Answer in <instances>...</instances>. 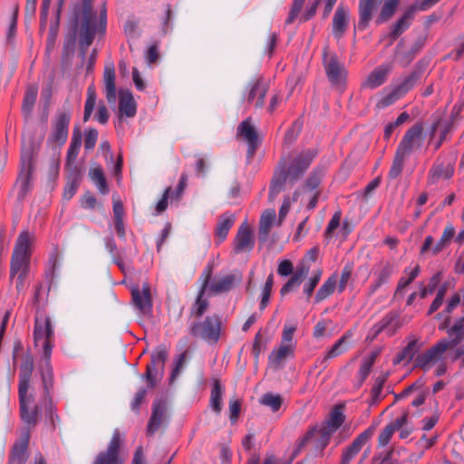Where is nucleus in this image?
<instances>
[{
	"label": "nucleus",
	"mask_w": 464,
	"mask_h": 464,
	"mask_svg": "<svg viewBox=\"0 0 464 464\" xmlns=\"http://www.w3.org/2000/svg\"><path fill=\"white\" fill-rule=\"evenodd\" d=\"M305 0H294L292 3L291 9L289 11L288 16L285 19V24L289 25L295 22V20L298 17L300 14Z\"/></svg>",
	"instance_id": "nucleus-60"
},
{
	"label": "nucleus",
	"mask_w": 464,
	"mask_h": 464,
	"mask_svg": "<svg viewBox=\"0 0 464 464\" xmlns=\"http://www.w3.org/2000/svg\"><path fill=\"white\" fill-rule=\"evenodd\" d=\"M425 383L426 382L423 379V377H420L413 383L405 388L401 392L394 393V401H397L399 400H402L408 397L412 392L421 390L425 386Z\"/></svg>",
	"instance_id": "nucleus-56"
},
{
	"label": "nucleus",
	"mask_w": 464,
	"mask_h": 464,
	"mask_svg": "<svg viewBox=\"0 0 464 464\" xmlns=\"http://www.w3.org/2000/svg\"><path fill=\"white\" fill-rule=\"evenodd\" d=\"M33 239L29 231H22L15 242L10 263V281L18 274L15 288L18 293L24 289L25 279L30 271Z\"/></svg>",
	"instance_id": "nucleus-4"
},
{
	"label": "nucleus",
	"mask_w": 464,
	"mask_h": 464,
	"mask_svg": "<svg viewBox=\"0 0 464 464\" xmlns=\"http://www.w3.org/2000/svg\"><path fill=\"white\" fill-rule=\"evenodd\" d=\"M132 304L143 315H149L152 313L153 299L151 295L150 285L148 282L143 283L142 288L134 285L130 288Z\"/></svg>",
	"instance_id": "nucleus-14"
},
{
	"label": "nucleus",
	"mask_w": 464,
	"mask_h": 464,
	"mask_svg": "<svg viewBox=\"0 0 464 464\" xmlns=\"http://www.w3.org/2000/svg\"><path fill=\"white\" fill-rule=\"evenodd\" d=\"M167 399L160 397L154 400L150 418L148 421L146 433L152 436L167 420Z\"/></svg>",
	"instance_id": "nucleus-17"
},
{
	"label": "nucleus",
	"mask_w": 464,
	"mask_h": 464,
	"mask_svg": "<svg viewBox=\"0 0 464 464\" xmlns=\"http://www.w3.org/2000/svg\"><path fill=\"white\" fill-rule=\"evenodd\" d=\"M323 66L326 77L333 87H343L345 84L347 70L340 63L336 53H331L329 45L324 46L323 50Z\"/></svg>",
	"instance_id": "nucleus-8"
},
{
	"label": "nucleus",
	"mask_w": 464,
	"mask_h": 464,
	"mask_svg": "<svg viewBox=\"0 0 464 464\" xmlns=\"http://www.w3.org/2000/svg\"><path fill=\"white\" fill-rule=\"evenodd\" d=\"M349 24V14L347 9L340 5L337 6L333 18V34L336 39H341Z\"/></svg>",
	"instance_id": "nucleus-28"
},
{
	"label": "nucleus",
	"mask_w": 464,
	"mask_h": 464,
	"mask_svg": "<svg viewBox=\"0 0 464 464\" xmlns=\"http://www.w3.org/2000/svg\"><path fill=\"white\" fill-rule=\"evenodd\" d=\"M455 237V228L452 224L449 223L440 237V239L438 241V243L432 247L431 253L433 256L438 255L440 253L445 247H447L451 240Z\"/></svg>",
	"instance_id": "nucleus-47"
},
{
	"label": "nucleus",
	"mask_w": 464,
	"mask_h": 464,
	"mask_svg": "<svg viewBox=\"0 0 464 464\" xmlns=\"http://www.w3.org/2000/svg\"><path fill=\"white\" fill-rule=\"evenodd\" d=\"M388 73L389 69L377 67L368 75L362 86L364 88L375 89L386 82Z\"/></svg>",
	"instance_id": "nucleus-41"
},
{
	"label": "nucleus",
	"mask_w": 464,
	"mask_h": 464,
	"mask_svg": "<svg viewBox=\"0 0 464 464\" xmlns=\"http://www.w3.org/2000/svg\"><path fill=\"white\" fill-rule=\"evenodd\" d=\"M31 434L29 430H23L21 438L15 441L10 450L7 464H25L29 454L28 446Z\"/></svg>",
	"instance_id": "nucleus-20"
},
{
	"label": "nucleus",
	"mask_w": 464,
	"mask_h": 464,
	"mask_svg": "<svg viewBox=\"0 0 464 464\" xmlns=\"http://www.w3.org/2000/svg\"><path fill=\"white\" fill-rule=\"evenodd\" d=\"M409 411H405L402 415L386 425L378 436V445L385 447L395 431L401 430L408 421Z\"/></svg>",
	"instance_id": "nucleus-25"
},
{
	"label": "nucleus",
	"mask_w": 464,
	"mask_h": 464,
	"mask_svg": "<svg viewBox=\"0 0 464 464\" xmlns=\"http://www.w3.org/2000/svg\"><path fill=\"white\" fill-rule=\"evenodd\" d=\"M398 318L399 314L395 311H391L380 322H378L377 324L381 329H382V331L388 329V335L392 336L401 326V324L398 322Z\"/></svg>",
	"instance_id": "nucleus-43"
},
{
	"label": "nucleus",
	"mask_w": 464,
	"mask_h": 464,
	"mask_svg": "<svg viewBox=\"0 0 464 464\" xmlns=\"http://www.w3.org/2000/svg\"><path fill=\"white\" fill-rule=\"evenodd\" d=\"M421 346L422 343H419V340L416 338H413L408 343V344L402 349L404 354L407 357V362H410L414 359Z\"/></svg>",
	"instance_id": "nucleus-59"
},
{
	"label": "nucleus",
	"mask_w": 464,
	"mask_h": 464,
	"mask_svg": "<svg viewBox=\"0 0 464 464\" xmlns=\"http://www.w3.org/2000/svg\"><path fill=\"white\" fill-rule=\"evenodd\" d=\"M447 345L440 340L430 349L418 354L414 359V367L426 372L430 365L440 360V356L447 351Z\"/></svg>",
	"instance_id": "nucleus-19"
},
{
	"label": "nucleus",
	"mask_w": 464,
	"mask_h": 464,
	"mask_svg": "<svg viewBox=\"0 0 464 464\" xmlns=\"http://www.w3.org/2000/svg\"><path fill=\"white\" fill-rule=\"evenodd\" d=\"M382 1L383 0H359V19L356 25L359 31H364L369 27L371 21L374 17V14L377 12Z\"/></svg>",
	"instance_id": "nucleus-21"
},
{
	"label": "nucleus",
	"mask_w": 464,
	"mask_h": 464,
	"mask_svg": "<svg viewBox=\"0 0 464 464\" xmlns=\"http://www.w3.org/2000/svg\"><path fill=\"white\" fill-rule=\"evenodd\" d=\"M221 318L215 314L207 316L202 322H194L189 328V334L194 337H200L203 340L217 343L220 338Z\"/></svg>",
	"instance_id": "nucleus-9"
},
{
	"label": "nucleus",
	"mask_w": 464,
	"mask_h": 464,
	"mask_svg": "<svg viewBox=\"0 0 464 464\" xmlns=\"http://www.w3.org/2000/svg\"><path fill=\"white\" fill-rule=\"evenodd\" d=\"M405 158L406 156L395 151L392 164L388 173V178L390 179H395L401 174L404 167Z\"/></svg>",
	"instance_id": "nucleus-54"
},
{
	"label": "nucleus",
	"mask_w": 464,
	"mask_h": 464,
	"mask_svg": "<svg viewBox=\"0 0 464 464\" xmlns=\"http://www.w3.org/2000/svg\"><path fill=\"white\" fill-rule=\"evenodd\" d=\"M237 135L244 138L247 143L246 157L248 160L253 159L257 149L261 145V139L255 126L251 122V118L244 120L237 127Z\"/></svg>",
	"instance_id": "nucleus-15"
},
{
	"label": "nucleus",
	"mask_w": 464,
	"mask_h": 464,
	"mask_svg": "<svg viewBox=\"0 0 464 464\" xmlns=\"http://www.w3.org/2000/svg\"><path fill=\"white\" fill-rule=\"evenodd\" d=\"M119 113L120 116L132 118L137 113V102L129 90L119 91Z\"/></svg>",
	"instance_id": "nucleus-29"
},
{
	"label": "nucleus",
	"mask_w": 464,
	"mask_h": 464,
	"mask_svg": "<svg viewBox=\"0 0 464 464\" xmlns=\"http://www.w3.org/2000/svg\"><path fill=\"white\" fill-rule=\"evenodd\" d=\"M315 432H317L316 427H312L304 433L303 437L297 440L295 449L292 453V459H294L300 454V452L306 446L308 441H310V440L314 437Z\"/></svg>",
	"instance_id": "nucleus-57"
},
{
	"label": "nucleus",
	"mask_w": 464,
	"mask_h": 464,
	"mask_svg": "<svg viewBox=\"0 0 464 464\" xmlns=\"http://www.w3.org/2000/svg\"><path fill=\"white\" fill-rule=\"evenodd\" d=\"M89 177L96 184L102 194L105 195L109 193V185L107 183L104 171L101 166L91 169L89 171Z\"/></svg>",
	"instance_id": "nucleus-46"
},
{
	"label": "nucleus",
	"mask_w": 464,
	"mask_h": 464,
	"mask_svg": "<svg viewBox=\"0 0 464 464\" xmlns=\"http://www.w3.org/2000/svg\"><path fill=\"white\" fill-rule=\"evenodd\" d=\"M394 455V448L377 452L372 458L370 464H399L400 461Z\"/></svg>",
	"instance_id": "nucleus-50"
},
{
	"label": "nucleus",
	"mask_w": 464,
	"mask_h": 464,
	"mask_svg": "<svg viewBox=\"0 0 464 464\" xmlns=\"http://www.w3.org/2000/svg\"><path fill=\"white\" fill-rule=\"evenodd\" d=\"M82 133L80 126L76 125L73 128L72 140H71L69 149L67 150L66 161H65L66 166H71L72 164L75 163V160L79 154L80 148L82 146Z\"/></svg>",
	"instance_id": "nucleus-38"
},
{
	"label": "nucleus",
	"mask_w": 464,
	"mask_h": 464,
	"mask_svg": "<svg viewBox=\"0 0 464 464\" xmlns=\"http://www.w3.org/2000/svg\"><path fill=\"white\" fill-rule=\"evenodd\" d=\"M169 358V351L165 344H160L150 354V362L146 366V371L141 378L146 381L147 387L140 388L134 395L131 401V411L139 413L140 406L148 393V389L157 387L159 380L157 374H160V380L163 377L165 363Z\"/></svg>",
	"instance_id": "nucleus-5"
},
{
	"label": "nucleus",
	"mask_w": 464,
	"mask_h": 464,
	"mask_svg": "<svg viewBox=\"0 0 464 464\" xmlns=\"http://www.w3.org/2000/svg\"><path fill=\"white\" fill-rule=\"evenodd\" d=\"M77 18L78 21V44L91 46L98 34L96 27V11L93 5H90V0H82L73 5L72 16L71 19Z\"/></svg>",
	"instance_id": "nucleus-6"
},
{
	"label": "nucleus",
	"mask_w": 464,
	"mask_h": 464,
	"mask_svg": "<svg viewBox=\"0 0 464 464\" xmlns=\"http://www.w3.org/2000/svg\"><path fill=\"white\" fill-rule=\"evenodd\" d=\"M103 78L107 101L109 103H114L116 102V86L113 63L105 66Z\"/></svg>",
	"instance_id": "nucleus-39"
},
{
	"label": "nucleus",
	"mask_w": 464,
	"mask_h": 464,
	"mask_svg": "<svg viewBox=\"0 0 464 464\" xmlns=\"http://www.w3.org/2000/svg\"><path fill=\"white\" fill-rule=\"evenodd\" d=\"M318 154L319 150L315 148L302 150L292 160L288 166L286 165L288 174L291 175V185L295 184L303 178Z\"/></svg>",
	"instance_id": "nucleus-11"
},
{
	"label": "nucleus",
	"mask_w": 464,
	"mask_h": 464,
	"mask_svg": "<svg viewBox=\"0 0 464 464\" xmlns=\"http://www.w3.org/2000/svg\"><path fill=\"white\" fill-rule=\"evenodd\" d=\"M342 212L341 210H337L333 215L332 218L330 219L325 231H324V237H331L334 232L339 227L340 221H341Z\"/></svg>",
	"instance_id": "nucleus-63"
},
{
	"label": "nucleus",
	"mask_w": 464,
	"mask_h": 464,
	"mask_svg": "<svg viewBox=\"0 0 464 464\" xmlns=\"http://www.w3.org/2000/svg\"><path fill=\"white\" fill-rule=\"evenodd\" d=\"M428 35L427 34L420 35L416 38L414 43L411 44L410 50L399 53L398 63L402 67L406 68L415 59L426 44Z\"/></svg>",
	"instance_id": "nucleus-26"
},
{
	"label": "nucleus",
	"mask_w": 464,
	"mask_h": 464,
	"mask_svg": "<svg viewBox=\"0 0 464 464\" xmlns=\"http://www.w3.org/2000/svg\"><path fill=\"white\" fill-rule=\"evenodd\" d=\"M454 170V163L444 164L436 161L429 171L428 183L434 185L440 179H450L453 176Z\"/></svg>",
	"instance_id": "nucleus-30"
},
{
	"label": "nucleus",
	"mask_w": 464,
	"mask_h": 464,
	"mask_svg": "<svg viewBox=\"0 0 464 464\" xmlns=\"http://www.w3.org/2000/svg\"><path fill=\"white\" fill-rule=\"evenodd\" d=\"M292 457L289 460L281 461L275 454H266L262 462L258 453H252L245 464H291Z\"/></svg>",
	"instance_id": "nucleus-52"
},
{
	"label": "nucleus",
	"mask_w": 464,
	"mask_h": 464,
	"mask_svg": "<svg viewBox=\"0 0 464 464\" xmlns=\"http://www.w3.org/2000/svg\"><path fill=\"white\" fill-rule=\"evenodd\" d=\"M34 371V357L30 353H27L24 361L20 365L19 371V384H18V396L20 406V418L24 423L27 425L24 430L34 429L41 417L42 406L36 404L29 411L28 403L31 401L32 396L27 397V392L30 387L32 373Z\"/></svg>",
	"instance_id": "nucleus-3"
},
{
	"label": "nucleus",
	"mask_w": 464,
	"mask_h": 464,
	"mask_svg": "<svg viewBox=\"0 0 464 464\" xmlns=\"http://www.w3.org/2000/svg\"><path fill=\"white\" fill-rule=\"evenodd\" d=\"M420 11L418 7L412 4L406 11L393 23L391 30L387 34L390 39L389 45L392 44L405 31H407L415 18V14Z\"/></svg>",
	"instance_id": "nucleus-18"
},
{
	"label": "nucleus",
	"mask_w": 464,
	"mask_h": 464,
	"mask_svg": "<svg viewBox=\"0 0 464 464\" xmlns=\"http://www.w3.org/2000/svg\"><path fill=\"white\" fill-rule=\"evenodd\" d=\"M423 132V124L420 121L416 122L410 129L407 130L404 136L402 137L400 144L396 149V152L409 156L414 146V141L420 138Z\"/></svg>",
	"instance_id": "nucleus-23"
},
{
	"label": "nucleus",
	"mask_w": 464,
	"mask_h": 464,
	"mask_svg": "<svg viewBox=\"0 0 464 464\" xmlns=\"http://www.w3.org/2000/svg\"><path fill=\"white\" fill-rule=\"evenodd\" d=\"M235 222V217L232 214H228L227 212L222 214L217 222L215 228V237L217 238V244H220L223 242L233 227Z\"/></svg>",
	"instance_id": "nucleus-36"
},
{
	"label": "nucleus",
	"mask_w": 464,
	"mask_h": 464,
	"mask_svg": "<svg viewBox=\"0 0 464 464\" xmlns=\"http://www.w3.org/2000/svg\"><path fill=\"white\" fill-rule=\"evenodd\" d=\"M41 340H44L43 362L39 365V372L43 386L42 401L44 403L45 419L49 420L52 430H54L56 428L55 421L60 420V417L56 412V406L54 405L52 397V392L54 384V376L51 364V355L54 342V332L52 327L51 318L37 311L35 314L34 326V344L37 345Z\"/></svg>",
	"instance_id": "nucleus-1"
},
{
	"label": "nucleus",
	"mask_w": 464,
	"mask_h": 464,
	"mask_svg": "<svg viewBox=\"0 0 464 464\" xmlns=\"http://www.w3.org/2000/svg\"><path fill=\"white\" fill-rule=\"evenodd\" d=\"M45 132V128H43L38 134L30 137L28 148L23 149L21 151L19 173L14 184V187L17 186L19 188L17 193V200L19 202H23L33 190L34 159L39 153Z\"/></svg>",
	"instance_id": "nucleus-2"
},
{
	"label": "nucleus",
	"mask_w": 464,
	"mask_h": 464,
	"mask_svg": "<svg viewBox=\"0 0 464 464\" xmlns=\"http://www.w3.org/2000/svg\"><path fill=\"white\" fill-rule=\"evenodd\" d=\"M208 290L199 289L197 295L195 303L190 311V315H194L197 318H200L208 310L209 303L204 298V295Z\"/></svg>",
	"instance_id": "nucleus-49"
},
{
	"label": "nucleus",
	"mask_w": 464,
	"mask_h": 464,
	"mask_svg": "<svg viewBox=\"0 0 464 464\" xmlns=\"http://www.w3.org/2000/svg\"><path fill=\"white\" fill-rule=\"evenodd\" d=\"M241 281L242 274L240 273L238 274V276L232 274L227 275L223 278L213 282L210 285L208 291L214 295L227 293L234 288L236 283L239 284L241 283Z\"/></svg>",
	"instance_id": "nucleus-31"
},
{
	"label": "nucleus",
	"mask_w": 464,
	"mask_h": 464,
	"mask_svg": "<svg viewBox=\"0 0 464 464\" xmlns=\"http://www.w3.org/2000/svg\"><path fill=\"white\" fill-rule=\"evenodd\" d=\"M253 231L246 223H243L234 238L233 251L235 254L250 252L255 247Z\"/></svg>",
	"instance_id": "nucleus-22"
},
{
	"label": "nucleus",
	"mask_w": 464,
	"mask_h": 464,
	"mask_svg": "<svg viewBox=\"0 0 464 464\" xmlns=\"http://www.w3.org/2000/svg\"><path fill=\"white\" fill-rule=\"evenodd\" d=\"M287 180L291 184V175L288 174V170L286 169V160L285 158H282L274 171V175L270 182L268 193L269 201H274L278 194L285 189Z\"/></svg>",
	"instance_id": "nucleus-16"
},
{
	"label": "nucleus",
	"mask_w": 464,
	"mask_h": 464,
	"mask_svg": "<svg viewBox=\"0 0 464 464\" xmlns=\"http://www.w3.org/2000/svg\"><path fill=\"white\" fill-rule=\"evenodd\" d=\"M19 13V5L16 3L14 6L13 14L10 19L9 27L6 34L7 44H13L16 34L17 19Z\"/></svg>",
	"instance_id": "nucleus-58"
},
{
	"label": "nucleus",
	"mask_w": 464,
	"mask_h": 464,
	"mask_svg": "<svg viewBox=\"0 0 464 464\" xmlns=\"http://www.w3.org/2000/svg\"><path fill=\"white\" fill-rule=\"evenodd\" d=\"M122 440L120 431L116 430L105 450L100 451L92 464H123L121 457Z\"/></svg>",
	"instance_id": "nucleus-12"
},
{
	"label": "nucleus",
	"mask_w": 464,
	"mask_h": 464,
	"mask_svg": "<svg viewBox=\"0 0 464 464\" xmlns=\"http://www.w3.org/2000/svg\"><path fill=\"white\" fill-rule=\"evenodd\" d=\"M295 346L292 343H281L277 350H273L268 356V362L275 369L283 367V361L287 357H294Z\"/></svg>",
	"instance_id": "nucleus-32"
},
{
	"label": "nucleus",
	"mask_w": 464,
	"mask_h": 464,
	"mask_svg": "<svg viewBox=\"0 0 464 464\" xmlns=\"http://www.w3.org/2000/svg\"><path fill=\"white\" fill-rule=\"evenodd\" d=\"M401 0H383L380 12L374 18V24L381 25L392 19L398 11Z\"/></svg>",
	"instance_id": "nucleus-33"
},
{
	"label": "nucleus",
	"mask_w": 464,
	"mask_h": 464,
	"mask_svg": "<svg viewBox=\"0 0 464 464\" xmlns=\"http://www.w3.org/2000/svg\"><path fill=\"white\" fill-rule=\"evenodd\" d=\"M273 285H274V275H273V273H271L267 276L265 285L262 290V296H261V300L259 303L260 310H264L268 305L272 289H273Z\"/></svg>",
	"instance_id": "nucleus-55"
},
{
	"label": "nucleus",
	"mask_w": 464,
	"mask_h": 464,
	"mask_svg": "<svg viewBox=\"0 0 464 464\" xmlns=\"http://www.w3.org/2000/svg\"><path fill=\"white\" fill-rule=\"evenodd\" d=\"M394 272V264L387 261L377 275L376 281L369 287V295H373L382 285L387 284Z\"/></svg>",
	"instance_id": "nucleus-42"
},
{
	"label": "nucleus",
	"mask_w": 464,
	"mask_h": 464,
	"mask_svg": "<svg viewBox=\"0 0 464 464\" xmlns=\"http://www.w3.org/2000/svg\"><path fill=\"white\" fill-rule=\"evenodd\" d=\"M353 269V263H347L343 266V268L342 270L339 285H338V292L339 293L343 292L344 289L346 288L347 283L352 276Z\"/></svg>",
	"instance_id": "nucleus-61"
},
{
	"label": "nucleus",
	"mask_w": 464,
	"mask_h": 464,
	"mask_svg": "<svg viewBox=\"0 0 464 464\" xmlns=\"http://www.w3.org/2000/svg\"><path fill=\"white\" fill-rule=\"evenodd\" d=\"M389 375H390V372H387L383 375L378 376L375 379V382H374L372 388L371 389V401H370L371 405L376 404L380 401V399H381L380 397H381L382 388H383Z\"/></svg>",
	"instance_id": "nucleus-53"
},
{
	"label": "nucleus",
	"mask_w": 464,
	"mask_h": 464,
	"mask_svg": "<svg viewBox=\"0 0 464 464\" xmlns=\"http://www.w3.org/2000/svg\"><path fill=\"white\" fill-rule=\"evenodd\" d=\"M77 32H78V21L75 17L74 19H71V26L69 32L65 34L61 60L63 63L67 62L70 58L74 54L76 41H77Z\"/></svg>",
	"instance_id": "nucleus-24"
},
{
	"label": "nucleus",
	"mask_w": 464,
	"mask_h": 464,
	"mask_svg": "<svg viewBox=\"0 0 464 464\" xmlns=\"http://www.w3.org/2000/svg\"><path fill=\"white\" fill-rule=\"evenodd\" d=\"M379 421H373L365 430L360 433L353 442L343 450L341 461L346 464H350L352 459L361 451L362 447L368 443V441L374 435Z\"/></svg>",
	"instance_id": "nucleus-13"
},
{
	"label": "nucleus",
	"mask_w": 464,
	"mask_h": 464,
	"mask_svg": "<svg viewBox=\"0 0 464 464\" xmlns=\"http://www.w3.org/2000/svg\"><path fill=\"white\" fill-rule=\"evenodd\" d=\"M71 119L72 113L69 109H60L56 111L52 123V131L46 141L48 145H57L61 148L66 143Z\"/></svg>",
	"instance_id": "nucleus-10"
},
{
	"label": "nucleus",
	"mask_w": 464,
	"mask_h": 464,
	"mask_svg": "<svg viewBox=\"0 0 464 464\" xmlns=\"http://www.w3.org/2000/svg\"><path fill=\"white\" fill-rule=\"evenodd\" d=\"M224 391L221 382L218 379H214L211 385L209 405L217 414H219L223 408L222 396Z\"/></svg>",
	"instance_id": "nucleus-40"
},
{
	"label": "nucleus",
	"mask_w": 464,
	"mask_h": 464,
	"mask_svg": "<svg viewBox=\"0 0 464 464\" xmlns=\"http://www.w3.org/2000/svg\"><path fill=\"white\" fill-rule=\"evenodd\" d=\"M337 284V274L334 273L322 285V286L317 291L315 297H314V303H320L325 298H327L329 295H331L336 287Z\"/></svg>",
	"instance_id": "nucleus-45"
},
{
	"label": "nucleus",
	"mask_w": 464,
	"mask_h": 464,
	"mask_svg": "<svg viewBox=\"0 0 464 464\" xmlns=\"http://www.w3.org/2000/svg\"><path fill=\"white\" fill-rule=\"evenodd\" d=\"M259 402L262 405L269 407L273 412H276L282 407L284 399L279 393L268 392L262 395L259 399Z\"/></svg>",
	"instance_id": "nucleus-48"
},
{
	"label": "nucleus",
	"mask_w": 464,
	"mask_h": 464,
	"mask_svg": "<svg viewBox=\"0 0 464 464\" xmlns=\"http://www.w3.org/2000/svg\"><path fill=\"white\" fill-rule=\"evenodd\" d=\"M325 166L318 165L315 168H314L304 181V188L310 191L316 189L320 186L322 179L325 175Z\"/></svg>",
	"instance_id": "nucleus-44"
},
{
	"label": "nucleus",
	"mask_w": 464,
	"mask_h": 464,
	"mask_svg": "<svg viewBox=\"0 0 464 464\" xmlns=\"http://www.w3.org/2000/svg\"><path fill=\"white\" fill-rule=\"evenodd\" d=\"M38 95V88L35 85H29L25 90L23 99L21 112L25 121H28L33 114L34 104Z\"/></svg>",
	"instance_id": "nucleus-37"
},
{
	"label": "nucleus",
	"mask_w": 464,
	"mask_h": 464,
	"mask_svg": "<svg viewBox=\"0 0 464 464\" xmlns=\"http://www.w3.org/2000/svg\"><path fill=\"white\" fill-rule=\"evenodd\" d=\"M447 334L451 337L450 340L446 338L440 339L443 344L447 345V349H453L459 346L464 341V323L458 319L455 324L447 330Z\"/></svg>",
	"instance_id": "nucleus-35"
},
{
	"label": "nucleus",
	"mask_w": 464,
	"mask_h": 464,
	"mask_svg": "<svg viewBox=\"0 0 464 464\" xmlns=\"http://www.w3.org/2000/svg\"><path fill=\"white\" fill-rule=\"evenodd\" d=\"M353 336L352 331H347L325 353L324 360L335 358L345 352V348L343 347V343Z\"/></svg>",
	"instance_id": "nucleus-51"
},
{
	"label": "nucleus",
	"mask_w": 464,
	"mask_h": 464,
	"mask_svg": "<svg viewBox=\"0 0 464 464\" xmlns=\"http://www.w3.org/2000/svg\"><path fill=\"white\" fill-rule=\"evenodd\" d=\"M345 405L343 403L334 405L321 429H325L326 431L333 434L337 431L345 420V415L343 413Z\"/></svg>",
	"instance_id": "nucleus-27"
},
{
	"label": "nucleus",
	"mask_w": 464,
	"mask_h": 464,
	"mask_svg": "<svg viewBox=\"0 0 464 464\" xmlns=\"http://www.w3.org/2000/svg\"><path fill=\"white\" fill-rule=\"evenodd\" d=\"M98 135L99 132L94 128L85 130L84 149L86 150H92L94 149L98 140Z\"/></svg>",
	"instance_id": "nucleus-62"
},
{
	"label": "nucleus",
	"mask_w": 464,
	"mask_h": 464,
	"mask_svg": "<svg viewBox=\"0 0 464 464\" xmlns=\"http://www.w3.org/2000/svg\"><path fill=\"white\" fill-rule=\"evenodd\" d=\"M320 434L319 439L316 440L315 448L320 450L321 455L324 449L329 445L333 433L326 431L325 429H320L317 430Z\"/></svg>",
	"instance_id": "nucleus-64"
},
{
	"label": "nucleus",
	"mask_w": 464,
	"mask_h": 464,
	"mask_svg": "<svg viewBox=\"0 0 464 464\" xmlns=\"http://www.w3.org/2000/svg\"><path fill=\"white\" fill-rule=\"evenodd\" d=\"M429 59H420L415 63L412 72L408 76H406L401 83L397 84L389 94L381 100L380 103L382 106L387 107L392 105L395 101L410 92L415 86L417 82L422 77L424 72L429 66Z\"/></svg>",
	"instance_id": "nucleus-7"
},
{
	"label": "nucleus",
	"mask_w": 464,
	"mask_h": 464,
	"mask_svg": "<svg viewBox=\"0 0 464 464\" xmlns=\"http://www.w3.org/2000/svg\"><path fill=\"white\" fill-rule=\"evenodd\" d=\"M276 218V214L274 209H266L262 213L258 227V240L260 243H265L267 241Z\"/></svg>",
	"instance_id": "nucleus-34"
}]
</instances>
